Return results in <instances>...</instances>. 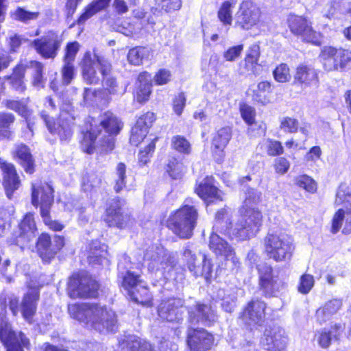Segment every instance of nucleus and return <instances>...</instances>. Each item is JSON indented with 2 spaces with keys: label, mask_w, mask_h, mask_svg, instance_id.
I'll return each instance as SVG.
<instances>
[{
  "label": "nucleus",
  "mask_w": 351,
  "mask_h": 351,
  "mask_svg": "<svg viewBox=\"0 0 351 351\" xmlns=\"http://www.w3.org/2000/svg\"><path fill=\"white\" fill-rule=\"evenodd\" d=\"M261 193L254 189H248L240 215L230 222L226 233L232 239L245 241L255 236L263 223V215L254 207L261 199Z\"/></svg>",
  "instance_id": "1"
},
{
  "label": "nucleus",
  "mask_w": 351,
  "mask_h": 351,
  "mask_svg": "<svg viewBox=\"0 0 351 351\" xmlns=\"http://www.w3.org/2000/svg\"><path fill=\"white\" fill-rule=\"evenodd\" d=\"M68 311L73 319L99 332H113L117 328L115 313L97 303L71 304Z\"/></svg>",
  "instance_id": "2"
},
{
  "label": "nucleus",
  "mask_w": 351,
  "mask_h": 351,
  "mask_svg": "<svg viewBox=\"0 0 351 351\" xmlns=\"http://www.w3.org/2000/svg\"><path fill=\"white\" fill-rule=\"evenodd\" d=\"M122 128V123L119 119L110 112L101 114L99 120L92 119L90 122V129L84 134L82 146L84 152L92 154L95 148V141L99 136L101 145L106 146L112 150L114 147L112 135L117 134Z\"/></svg>",
  "instance_id": "3"
},
{
  "label": "nucleus",
  "mask_w": 351,
  "mask_h": 351,
  "mask_svg": "<svg viewBox=\"0 0 351 351\" xmlns=\"http://www.w3.org/2000/svg\"><path fill=\"white\" fill-rule=\"evenodd\" d=\"M82 76L88 84H98L104 80V86L110 93H117V85L114 78L110 77L111 64L104 57L94 52H86L82 62Z\"/></svg>",
  "instance_id": "4"
},
{
  "label": "nucleus",
  "mask_w": 351,
  "mask_h": 351,
  "mask_svg": "<svg viewBox=\"0 0 351 351\" xmlns=\"http://www.w3.org/2000/svg\"><path fill=\"white\" fill-rule=\"evenodd\" d=\"M32 203L34 206L40 205V215L45 223L49 228L60 231L64 228L60 223L53 221L49 216L50 208L53 203V189L48 183L32 184Z\"/></svg>",
  "instance_id": "5"
},
{
  "label": "nucleus",
  "mask_w": 351,
  "mask_h": 351,
  "mask_svg": "<svg viewBox=\"0 0 351 351\" xmlns=\"http://www.w3.org/2000/svg\"><path fill=\"white\" fill-rule=\"evenodd\" d=\"M266 255L276 262L289 261L294 250L291 238L285 233L268 234L264 239Z\"/></svg>",
  "instance_id": "6"
},
{
  "label": "nucleus",
  "mask_w": 351,
  "mask_h": 351,
  "mask_svg": "<svg viewBox=\"0 0 351 351\" xmlns=\"http://www.w3.org/2000/svg\"><path fill=\"white\" fill-rule=\"evenodd\" d=\"M197 217L198 214L195 207L185 205L169 217V226L178 237L188 239L193 234Z\"/></svg>",
  "instance_id": "7"
},
{
  "label": "nucleus",
  "mask_w": 351,
  "mask_h": 351,
  "mask_svg": "<svg viewBox=\"0 0 351 351\" xmlns=\"http://www.w3.org/2000/svg\"><path fill=\"white\" fill-rule=\"evenodd\" d=\"M261 8L252 0L242 1L234 15V27L241 30H250L261 22Z\"/></svg>",
  "instance_id": "8"
},
{
  "label": "nucleus",
  "mask_w": 351,
  "mask_h": 351,
  "mask_svg": "<svg viewBox=\"0 0 351 351\" xmlns=\"http://www.w3.org/2000/svg\"><path fill=\"white\" fill-rule=\"evenodd\" d=\"M319 58L325 71H342L351 61V51L324 46L321 50Z\"/></svg>",
  "instance_id": "9"
},
{
  "label": "nucleus",
  "mask_w": 351,
  "mask_h": 351,
  "mask_svg": "<svg viewBox=\"0 0 351 351\" xmlns=\"http://www.w3.org/2000/svg\"><path fill=\"white\" fill-rule=\"evenodd\" d=\"M41 116L51 134L58 135L62 141L71 138L75 119L74 110L62 109L57 122H53L45 114H42Z\"/></svg>",
  "instance_id": "10"
},
{
  "label": "nucleus",
  "mask_w": 351,
  "mask_h": 351,
  "mask_svg": "<svg viewBox=\"0 0 351 351\" xmlns=\"http://www.w3.org/2000/svg\"><path fill=\"white\" fill-rule=\"evenodd\" d=\"M145 261L151 272L169 271L176 263L175 258L162 247L152 246L146 250Z\"/></svg>",
  "instance_id": "11"
},
{
  "label": "nucleus",
  "mask_w": 351,
  "mask_h": 351,
  "mask_svg": "<svg viewBox=\"0 0 351 351\" xmlns=\"http://www.w3.org/2000/svg\"><path fill=\"white\" fill-rule=\"evenodd\" d=\"M99 285L88 276H73L69 281L67 292L71 298H95Z\"/></svg>",
  "instance_id": "12"
},
{
  "label": "nucleus",
  "mask_w": 351,
  "mask_h": 351,
  "mask_svg": "<svg viewBox=\"0 0 351 351\" xmlns=\"http://www.w3.org/2000/svg\"><path fill=\"white\" fill-rule=\"evenodd\" d=\"M0 339L7 348V351H23L21 346L29 348V339L21 332L17 335L12 331L5 317L0 315Z\"/></svg>",
  "instance_id": "13"
},
{
  "label": "nucleus",
  "mask_w": 351,
  "mask_h": 351,
  "mask_svg": "<svg viewBox=\"0 0 351 351\" xmlns=\"http://www.w3.org/2000/svg\"><path fill=\"white\" fill-rule=\"evenodd\" d=\"M289 27L291 32L302 38L315 45L320 44L321 34L313 30L312 23L301 16L290 15L288 18Z\"/></svg>",
  "instance_id": "14"
},
{
  "label": "nucleus",
  "mask_w": 351,
  "mask_h": 351,
  "mask_svg": "<svg viewBox=\"0 0 351 351\" xmlns=\"http://www.w3.org/2000/svg\"><path fill=\"white\" fill-rule=\"evenodd\" d=\"M62 40L61 36L54 32H49L47 35L32 43V45L43 58L53 59L58 53Z\"/></svg>",
  "instance_id": "15"
},
{
  "label": "nucleus",
  "mask_w": 351,
  "mask_h": 351,
  "mask_svg": "<svg viewBox=\"0 0 351 351\" xmlns=\"http://www.w3.org/2000/svg\"><path fill=\"white\" fill-rule=\"evenodd\" d=\"M266 304L260 300H252L241 313L240 318L247 326H261L265 319Z\"/></svg>",
  "instance_id": "16"
},
{
  "label": "nucleus",
  "mask_w": 351,
  "mask_h": 351,
  "mask_svg": "<svg viewBox=\"0 0 351 351\" xmlns=\"http://www.w3.org/2000/svg\"><path fill=\"white\" fill-rule=\"evenodd\" d=\"M122 202L119 199H113L106 209L105 221L110 227L122 229L132 223L130 217L121 212Z\"/></svg>",
  "instance_id": "17"
},
{
  "label": "nucleus",
  "mask_w": 351,
  "mask_h": 351,
  "mask_svg": "<svg viewBox=\"0 0 351 351\" xmlns=\"http://www.w3.org/2000/svg\"><path fill=\"white\" fill-rule=\"evenodd\" d=\"M259 273L260 285L268 293H275L285 289L286 283L272 276V267L267 263L257 265Z\"/></svg>",
  "instance_id": "18"
},
{
  "label": "nucleus",
  "mask_w": 351,
  "mask_h": 351,
  "mask_svg": "<svg viewBox=\"0 0 351 351\" xmlns=\"http://www.w3.org/2000/svg\"><path fill=\"white\" fill-rule=\"evenodd\" d=\"M184 256L189 257V269L196 276H204L207 281L212 276L213 265L205 254H199L198 257L192 254L190 250L184 251Z\"/></svg>",
  "instance_id": "19"
},
{
  "label": "nucleus",
  "mask_w": 351,
  "mask_h": 351,
  "mask_svg": "<svg viewBox=\"0 0 351 351\" xmlns=\"http://www.w3.org/2000/svg\"><path fill=\"white\" fill-rule=\"evenodd\" d=\"M184 302L180 298H171L162 301L158 306L159 317L168 322H179L182 319Z\"/></svg>",
  "instance_id": "20"
},
{
  "label": "nucleus",
  "mask_w": 351,
  "mask_h": 351,
  "mask_svg": "<svg viewBox=\"0 0 351 351\" xmlns=\"http://www.w3.org/2000/svg\"><path fill=\"white\" fill-rule=\"evenodd\" d=\"M217 316L211 306L197 302L189 308V320L191 324L202 323L210 325L217 321Z\"/></svg>",
  "instance_id": "21"
},
{
  "label": "nucleus",
  "mask_w": 351,
  "mask_h": 351,
  "mask_svg": "<svg viewBox=\"0 0 351 351\" xmlns=\"http://www.w3.org/2000/svg\"><path fill=\"white\" fill-rule=\"evenodd\" d=\"M0 168L3 172V185L6 196L11 199L15 191L21 186V180L14 166L0 158Z\"/></svg>",
  "instance_id": "22"
},
{
  "label": "nucleus",
  "mask_w": 351,
  "mask_h": 351,
  "mask_svg": "<svg viewBox=\"0 0 351 351\" xmlns=\"http://www.w3.org/2000/svg\"><path fill=\"white\" fill-rule=\"evenodd\" d=\"M287 339L284 336V331L278 327L266 329L262 343L268 351H284L286 348Z\"/></svg>",
  "instance_id": "23"
},
{
  "label": "nucleus",
  "mask_w": 351,
  "mask_h": 351,
  "mask_svg": "<svg viewBox=\"0 0 351 351\" xmlns=\"http://www.w3.org/2000/svg\"><path fill=\"white\" fill-rule=\"evenodd\" d=\"M213 336L204 329L190 330L188 333V346L193 351H206L213 345Z\"/></svg>",
  "instance_id": "24"
},
{
  "label": "nucleus",
  "mask_w": 351,
  "mask_h": 351,
  "mask_svg": "<svg viewBox=\"0 0 351 351\" xmlns=\"http://www.w3.org/2000/svg\"><path fill=\"white\" fill-rule=\"evenodd\" d=\"M39 298L38 291L36 289H31L25 295L21 305L22 315L25 321L32 324L34 322V317L36 312V302Z\"/></svg>",
  "instance_id": "25"
},
{
  "label": "nucleus",
  "mask_w": 351,
  "mask_h": 351,
  "mask_svg": "<svg viewBox=\"0 0 351 351\" xmlns=\"http://www.w3.org/2000/svg\"><path fill=\"white\" fill-rule=\"evenodd\" d=\"M152 93V78L147 72H143L138 76L136 90L134 92L135 100L143 104L148 101Z\"/></svg>",
  "instance_id": "26"
},
{
  "label": "nucleus",
  "mask_w": 351,
  "mask_h": 351,
  "mask_svg": "<svg viewBox=\"0 0 351 351\" xmlns=\"http://www.w3.org/2000/svg\"><path fill=\"white\" fill-rule=\"evenodd\" d=\"M335 203L337 205H343V209L347 213L346 230L351 232V188L346 184H340Z\"/></svg>",
  "instance_id": "27"
},
{
  "label": "nucleus",
  "mask_w": 351,
  "mask_h": 351,
  "mask_svg": "<svg viewBox=\"0 0 351 351\" xmlns=\"http://www.w3.org/2000/svg\"><path fill=\"white\" fill-rule=\"evenodd\" d=\"M199 197L206 202L210 203L216 200H222L221 192L213 184V179L206 178L195 189Z\"/></svg>",
  "instance_id": "28"
},
{
  "label": "nucleus",
  "mask_w": 351,
  "mask_h": 351,
  "mask_svg": "<svg viewBox=\"0 0 351 351\" xmlns=\"http://www.w3.org/2000/svg\"><path fill=\"white\" fill-rule=\"evenodd\" d=\"M232 138V131L229 128H223L217 131L212 141L213 152L218 156V160H221L224 156V149Z\"/></svg>",
  "instance_id": "29"
},
{
  "label": "nucleus",
  "mask_w": 351,
  "mask_h": 351,
  "mask_svg": "<svg viewBox=\"0 0 351 351\" xmlns=\"http://www.w3.org/2000/svg\"><path fill=\"white\" fill-rule=\"evenodd\" d=\"M294 78L295 82L304 87L316 85L318 82L316 71L306 65H300L297 67Z\"/></svg>",
  "instance_id": "30"
},
{
  "label": "nucleus",
  "mask_w": 351,
  "mask_h": 351,
  "mask_svg": "<svg viewBox=\"0 0 351 351\" xmlns=\"http://www.w3.org/2000/svg\"><path fill=\"white\" fill-rule=\"evenodd\" d=\"M342 302L339 299L328 301L316 311V319L319 323L326 322L341 308Z\"/></svg>",
  "instance_id": "31"
},
{
  "label": "nucleus",
  "mask_w": 351,
  "mask_h": 351,
  "mask_svg": "<svg viewBox=\"0 0 351 351\" xmlns=\"http://www.w3.org/2000/svg\"><path fill=\"white\" fill-rule=\"evenodd\" d=\"M107 254L106 245L94 241L90 244L88 258L90 263L102 264L104 261H108Z\"/></svg>",
  "instance_id": "32"
},
{
  "label": "nucleus",
  "mask_w": 351,
  "mask_h": 351,
  "mask_svg": "<svg viewBox=\"0 0 351 351\" xmlns=\"http://www.w3.org/2000/svg\"><path fill=\"white\" fill-rule=\"evenodd\" d=\"M209 247L213 253L217 256H225L229 251L233 247L215 233H213L210 237Z\"/></svg>",
  "instance_id": "33"
},
{
  "label": "nucleus",
  "mask_w": 351,
  "mask_h": 351,
  "mask_svg": "<svg viewBox=\"0 0 351 351\" xmlns=\"http://www.w3.org/2000/svg\"><path fill=\"white\" fill-rule=\"evenodd\" d=\"M2 104L7 108L16 112L25 118L26 120L31 115V111L27 106V102L23 100H15V99H6L4 100ZM27 124L29 130L32 132V128L30 123L27 121Z\"/></svg>",
  "instance_id": "34"
},
{
  "label": "nucleus",
  "mask_w": 351,
  "mask_h": 351,
  "mask_svg": "<svg viewBox=\"0 0 351 351\" xmlns=\"http://www.w3.org/2000/svg\"><path fill=\"white\" fill-rule=\"evenodd\" d=\"M112 0H94L85 8L84 12L78 19V23H82L99 12L108 7Z\"/></svg>",
  "instance_id": "35"
},
{
  "label": "nucleus",
  "mask_w": 351,
  "mask_h": 351,
  "mask_svg": "<svg viewBox=\"0 0 351 351\" xmlns=\"http://www.w3.org/2000/svg\"><path fill=\"white\" fill-rule=\"evenodd\" d=\"M38 252L44 261H49L53 258V252L52 251V243L50 237L47 234H42L37 242Z\"/></svg>",
  "instance_id": "36"
},
{
  "label": "nucleus",
  "mask_w": 351,
  "mask_h": 351,
  "mask_svg": "<svg viewBox=\"0 0 351 351\" xmlns=\"http://www.w3.org/2000/svg\"><path fill=\"white\" fill-rule=\"evenodd\" d=\"M16 154L25 171L28 173H32L34 171V160L27 146L23 144L19 145L16 149Z\"/></svg>",
  "instance_id": "37"
},
{
  "label": "nucleus",
  "mask_w": 351,
  "mask_h": 351,
  "mask_svg": "<svg viewBox=\"0 0 351 351\" xmlns=\"http://www.w3.org/2000/svg\"><path fill=\"white\" fill-rule=\"evenodd\" d=\"M143 282L138 275L128 271L122 277L121 285L130 296L135 293V290L140 291L138 287Z\"/></svg>",
  "instance_id": "38"
},
{
  "label": "nucleus",
  "mask_w": 351,
  "mask_h": 351,
  "mask_svg": "<svg viewBox=\"0 0 351 351\" xmlns=\"http://www.w3.org/2000/svg\"><path fill=\"white\" fill-rule=\"evenodd\" d=\"M234 3L230 1H223L217 11V17L224 26H230L232 23V10Z\"/></svg>",
  "instance_id": "39"
},
{
  "label": "nucleus",
  "mask_w": 351,
  "mask_h": 351,
  "mask_svg": "<svg viewBox=\"0 0 351 351\" xmlns=\"http://www.w3.org/2000/svg\"><path fill=\"white\" fill-rule=\"evenodd\" d=\"M26 69L29 70L33 75L32 84L36 87H43L45 79L43 75V65L37 61H31L26 65Z\"/></svg>",
  "instance_id": "40"
},
{
  "label": "nucleus",
  "mask_w": 351,
  "mask_h": 351,
  "mask_svg": "<svg viewBox=\"0 0 351 351\" xmlns=\"http://www.w3.org/2000/svg\"><path fill=\"white\" fill-rule=\"evenodd\" d=\"M139 291L135 290V293L131 295V299L136 303L143 306H150L152 305V298L149 291L144 282L138 287Z\"/></svg>",
  "instance_id": "41"
},
{
  "label": "nucleus",
  "mask_w": 351,
  "mask_h": 351,
  "mask_svg": "<svg viewBox=\"0 0 351 351\" xmlns=\"http://www.w3.org/2000/svg\"><path fill=\"white\" fill-rule=\"evenodd\" d=\"M149 49L146 47H135L130 49L128 53V61L134 65H140L143 60L149 56Z\"/></svg>",
  "instance_id": "42"
},
{
  "label": "nucleus",
  "mask_w": 351,
  "mask_h": 351,
  "mask_svg": "<svg viewBox=\"0 0 351 351\" xmlns=\"http://www.w3.org/2000/svg\"><path fill=\"white\" fill-rule=\"evenodd\" d=\"M20 230L21 231V234L26 235L29 239L34 236V232L36 230V226L32 214L28 213L24 217L23 221L20 223Z\"/></svg>",
  "instance_id": "43"
},
{
  "label": "nucleus",
  "mask_w": 351,
  "mask_h": 351,
  "mask_svg": "<svg viewBox=\"0 0 351 351\" xmlns=\"http://www.w3.org/2000/svg\"><path fill=\"white\" fill-rule=\"evenodd\" d=\"M166 171L170 177L174 180H177L180 179L183 176L186 171V167L183 163L175 158H173L169 160L167 164Z\"/></svg>",
  "instance_id": "44"
},
{
  "label": "nucleus",
  "mask_w": 351,
  "mask_h": 351,
  "mask_svg": "<svg viewBox=\"0 0 351 351\" xmlns=\"http://www.w3.org/2000/svg\"><path fill=\"white\" fill-rule=\"evenodd\" d=\"M271 89V83L269 82H261L257 85V91L254 93V97L258 102L266 105L270 103V99L261 95L263 93H270Z\"/></svg>",
  "instance_id": "45"
},
{
  "label": "nucleus",
  "mask_w": 351,
  "mask_h": 351,
  "mask_svg": "<svg viewBox=\"0 0 351 351\" xmlns=\"http://www.w3.org/2000/svg\"><path fill=\"white\" fill-rule=\"evenodd\" d=\"M273 75L275 80L280 83L287 82L291 78L289 68L285 63L276 66L273 71Z\"/></svg>",
  "instance_id": "46"
},
{
  "label": "nucleus",
  "mask_w": 351,
  "mask_h": 351,
  "mask_svg": "<svg viewBox=\"0 0 351 351\" xmlns=\"http://www.w3.org/2000/svg\"><path fill=\"white\" fill-rule=\"evenodd\" d=\"M126 167L125 164L120 162L116 169V179L114 189L117 193H119L125 186Z\"/></svg>",
  "instance_id": "47"
},
{
  "label": "nucleus",
  "mask_w": 351,
  "mask_h": 351,
  "mask_svg": "<svg viewBox=\"0 0 351 351\" xmlns=\"http://www.w3.org/2000/svg\"><path fill=\"white\" fill-rule=\"evenodd\" d=\"M346 217L347 213L344 209L340 208L339 209L335 214L334 215L332 221V232L333 233L337 232L342 226V222L345 220L346 223ZM343 232L345 233H349L346 230V223L345 224V228L343 230Z\"/></svg>",
  "instance_id": "48"
},
{
  "label": "nucleus",
  "mask_w": 351,
  "mask_h": 351,
  "mask_svg": "<svg viewBox=\"0 0 351 351\" xmlns=\"http://www.w3.org/2000/svg\"><path fill=\"white\" fill-rule=\"evenodd\" d=\"M171 144L173 148L180 153L189 154L191 152L189 142L182 136H176L172 138Z\"/></svg>",
  "instance_id": "49"
},
{
  "label": "nucleus",
  "mask_w": 351,
  "mask_h": 351,
  "mask_svg": "<svg viewBox=\"0 0 351 351\" xmlns=\"http://www.w3.org/2000/svg\"><path fill=\"white\" fill-rule=\"evenodd\" d=\"M38 16L39 12H29L21 8H17L13 13L14 19L23 23H28L32 20H36Z\"/></svg>",
  "instance_id": "50"
},
{
  "label": "nucleus",
  "mask_w": 351,
  "mask_h": 351,
  "mask_svg": "<svg viewBox=\"0 0 351 351\" xmlns=\"http://www.w3.org/2000/svg\"><path fill=\"white\" fill-rule=\"evenodd\" d=\"M314 278L312 275L304 274L300 278L298 285V291L302 294H307L314 286Z\"/></svg>",
  "instance_id": "51"
},
{
  "label": "nucleus",
  "mask_w": 351,
  "mask_h": 351,
  "mask_svg": "<svg viewBox=\"0 0 351 351\" xmlns=\"http://www.w3.org/2000/svg\"><path fill=\"white\" fill-rule=\"evenodd\" d=\"M295 184L300 188L310 193H314L317 186L315 181L306 175L300 176L295 178Z\"/></svg>",
  "instance_id": "52"
},
{
  "label": "nucleus",
  "mask_w": 351,
  "mask_h": 351,
  "mask_svg": "<svg viewBox=\"0 0 351 351\" xmlns=\"http://www.w3.org/2000/svg\"><path fill=\"white\" fill-rule=\"evenodd\" d=\"M155 2L158 8L167 12L178 10L182 5L181 0H155Z\"/></svg>",
  "instance_id": "53"
},
{
  "label": "nucleus",
  "mask_w": 351,
  "mask_h": 351,
  "mask_svg": "<svg viewBox=\"0 0 351 351\" xmlns=\"http://www.w3.org/2000/svg\"><path fill=\"white\" fill-rule=\"evenodd\" d=\"M240 112L241 117L247 125H252L255 123L256 111L255 109L246 104L240 105Z\"/></svg>",
  "instance_id": "54"
},
{
  "label": "nucleus",
  "mask_w": 351,
  "mask_h": 351,
  "mask_svg": "<svg viewBox=\"0 0 351 351\" xmlns=\"http://www.w3.org/2000/svg\"><path fill=\"white\" fill-rule=\"evenodd\" d=\"M226 261V269L230 271H237L240 267L241 263L237 258L234 248L229 251L227 254L223 257Z\"/></svg>",
  "instance_id": "55"
},
{
  "label": "nucleus",
  "mask_w": 351,
  "mask_h": 351,
  "mask_svg": "<svg viewBox=\"0 0 351 351\" xmlns=\"http://www.w3.org/2000/svg\"><path fill=\"white\" fill-rule=\"evenodd\" d=\"M101 178L95 174H90L83 178L82 188L84 191H90L99 188L101 184Z\"/></svg>",
  "instance_id": "56"
},
{
  "label": "nucleus",
  "mask_w": 351,
  "mask_h": 351,
  "mask_svg": "<svg viewBox=\"0 0 351 351\" xmlns=\"http://www.w3.org/2000/svg\"><path fill=\"white\" fill-rule=\"evenodd\" d=\"M62 82L64 85L69 84L75 75V69L73 63L64 62L61 70Z\"/></svg>",
  "instance_id": "57"
},
{
  "label": "nucleus",
  "mask_w": 351,
  "mask_h": 351,
  "mask_svg": "<svg viewBox=\"0 0 351 351\" xmlns=\"http://www.w3.org/2000/svg\"><path fill=\"white\" fill-rule=\"evenodd\" d=\"M155 149V141H152L147 146L139 152L138 164L141 166L145 165L150 160Z\"/></svg>",
  "instance_id": "58"
},
{
  "label": "nucleus",
  "mask_w": 351,
  "mask_h": 351,
  "mask_svg": "<svg viewBox=\"0 0 351 351\" xmlns=\"http://www.w3.org/2000/svg\"><path fill=\"white\" fill-rule=\"evenodd\" d=\"M265 145L266 152L269 156H279L282 154L284 152V148L280 141L267 139Z\"/></svg>",
  "instance_id": "59"
},
{
  "label": "nucleus",
  "mask_w": 351,
  "mask_h": 351,
  "mask_svg": "<svg viewBox=\"0 0 351 351\" xmlns=\"http://www.w3.org/2000/svg\"><path fill=\"white\" fill-rule=\"evenodd\" d=\"M79 49L80 45L77 42L75 41L69 43L65 49V54L64 56L63 62L73 64Z\"/></svg>",
  "instance_id": "60"
},
{
  "label": "nucleus",
  "mask_w": 351,
  "mask_h": 351,
  "mask_svg": "<svg viewBox=\"0 0 351 351\" xmlns=\"http://www.w3.org/2000/svg\"><path fill=\"white\" fill-rule=\"evenodd\" d=\"M148 132H147L145 128H139L137 125H134L132 128L131 136L130 138L131 144L137 146L147 136Z\"/></svg>",
  "instance_id": "61"
},
{
  "label": "nucleus",
  "mask_w": 351,
  "mask_h": 351,
  "mask_svg": "<svg viewBox=\"0 0 351 351\" xmlns=\"http://www.w3.org/2000/svg\"><path fill=\"white\" fill-rule=\"evenodd\" d=\"M129 351H153L150 343L145 341H141L136 337H133L129 343Z\"/></svg>",
  "instance_id": "62"
},
{
  "label": "nucleus",
  "mask_w": 351,
  "mask_h": 351,
  "mask_svg": "<svg viewBox=\"0 0 351 351\" xmlns=\"http://www.w3.org/2000/svg\"><path fill=\"white\" fill-rule=\"evenodd\" d=\"M243 45L230 47L223 53V58L226 61L234 62L237 60L243 51Z\"/></svg>",
  "instance_id": "63"
},
{
  "label": "nucleus",
  "mask_w": 351,
  "mask_h": 351,
  "mask_svg": "<svg viewBox=\"0 0 351 351\" xmlns=\"http://www.w3.org/2000/svg\"><path fill=\"white\" fill-rule=\"evenodd\" d=\"M280 128L286 132L293 133L298 129V121L291 117H284L280 121Z\"/></svg>",
  "instance_id": "64"
}]
</instances>
